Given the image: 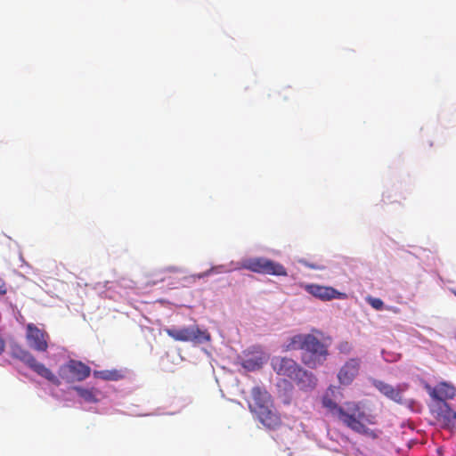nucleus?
I'll list each match as a JSON object with an SVG mask.
<instances>
[{"instance_id": "nucleus-1", "label": "nucleus", "mask_w": 456, "mask_h": 456, "mask_svg": "<svg viewBox=\"0 0 456 456\" xmlns=\"http://www.w3.org/2000/svg\"><path fill=\"white\" fill-rule=\"evenodd\" d=\"M322 406L330 413L337 417L346 427L354 432L366 436L371 439L379 437L378 433L366 427V424L376 425L377 417L374 414H366L362 411L360 403L346 402L343 406L338 405L328 395H324L322 400Z\"/></svg>"}, {"instance_id": "nucleus-24", "label": "nucleus", "mask_w": 456, "mask_h": 456, "mask_svg": "<svg viewBox=\"0 0 456 456\" xmlns=\"http://www.w3.org/2000/svg\"><path fill=\"white\" fill-rule=\"evenodd\" d=\"M207 274H208V273H203V274H200V275H199V278H202V277L206 276Z\"/></svg>"}, {"instance_id": "nucleus-8", "label": "nucleus", "mask_w": 456, "mask_h": 456, "mask_svg": "<svg viewBox=\"0 0 456 456\" xmlns=\"http://www.w3.org/2000/svg\"><path fill=\"white\" fill-rule=\"evenodd\" d=\"M373 387L387 399L398 403L407 404L408 402L403 398V393L408 389L407 384H399L395 387L382 380L374 379Z\"/></svg>"}, {"instance_id": "nucleus-5", "label": "nucleus", "mask_w": 456, "mask_h": 456, "mask_svg": "<svg viewBox=\"0 0 456 456\" xmlns=\"http://www.w3.org/2000/svg\"><path fill=\"white\" fill-rule=\"evenodd\" d=\"M243 268L253 273L269 274L274 276H287L286 268L280 263L265 257H252L246 259L242 264Z\"/></svg>"}, {"instance_id": "nucleus-15", "label": "nucleus", "mask_w": 456, "mask_h": 456, "mask_svg": "<svg viewBox=\"0 0 456 456\" xmlns=\"http://www.w3.org/2000/svg\"><path fill=\"white\" fill-rule=\"evenodd\" d=\"M297 387L303 391H311L315 388L317 384L316 377L305 369H301L297 375L292 379Z\"/></svg>"}, {"instance_id": "nucleus-6", "label": "nucleus", "mask_w": 456, "mask_h": 456, "mask_svg": "<svg viewBox=\"0 0 456 456\" xmlns=\"http://www.w3.org/2000/svg\"><path fill=\"white\" fill-rule=\"evenodd\" d=\"M165 332L175 341L203 343L210 340L207 330H200L197 325L181 329L167 328Z\"/></svg>"}, {"instance_id": "nucleus-22", "label": "nucleus", "mask_w": 456, "mask_h": 456, "mask_svg": "<svg viewBox=\"0 0 456 456\" xmlns=\"http://www.w3.org/2000/svg\"><path fill=\"white\" fill-rule=\"evenodd\" d=\"M254 363L252 362V361L250 360H248L246 361L244 363H243V366L247 369H253L254 368Z\"/></svg>"}, {"instance_id": "nucleus-11", "label": "nucleus", "mask_w": 456, "mask_h": 456, "mask_svg": "<svg viewBox=\"0 0 456 456\" xmlns=\"http://www.w3.org/2000/svg\"><path fill=\"white\" fill-rule=\"evenodd\" d=\"M425 387L429 396L436 401V403H446L447 400L453 399L456 395L455 387L447 382H440L434 387L427 385Z\"/></svg>"}, {"instance_id": "nucleus-4", "label": "nucleus", "mask_w": 456, "mask_h": 456, "mask_svg": "<svg viewBox=\"0 0 456 456\" xmlns=\"http://www.w3.org/2000/svg\"><path fill=\"white\" fill-rule=\"evenodd\" d=\"M11 354L13 358L19 359L30 368L38 376L45 379L56 387L61 385L60 379L45 364L37 361L35 356L27 349L18 344L11 346Z\"/></svg>"}, {"instance_id": "nucleus-18", "label": "nucleus", "mask_w": 456, "mask_h": 456, "mask_svg": "<svg viewBox=\"0 0 456 456\" xmlns=\"http://www.w3.org/2000/svg\"><path fill=\"white\" fill-rule=\"evenodd\" d=\"M367 302L376 310H382L384 303L380 298L369 297Z\"/></svg>"}, {"instance_id": "nucleus-20", "label": "nucleus", "mask_w": 456, "mask_h": 456, "mask_svg": "<svg viewBox=\"0 0 456 456\" xmlns=\"http://www.w3.org/2000/svg\"><path fill=\"white\" fill-rule=\"evenodd\" d=\"M338 351L344 354H348L352 351V346L347 341H343L338 345Z\"/></svg>"}, {"instance_id": "nucleus-17", "label": "nucleus", "mask_w": 456, "mask_h": 456, "mask_svg": "<svg viewBox=\"0 0 456 456\" xmlns=\"http://www.w3.org/2000/svg\"><path fill=\"white\" fill-rule=\"evenodd\" d=\"M94 376L103 380H119L124 378V374L118 370H104L94 371Z\"/></svg>"}, {"instance_id": "nucleus-2", "label": "nucleus", "mask_w": 456, "mask_h": 456, "mask_svg": "<svg viewBox=\"0 0 456 456\" xmlns=\"http://www.w3.org/2000/svg\"><path fill=\"white\" fill-rule=\"evenodd\" d=\"M250 412L266 428L277 429L281 426V418L276 411L272 395L261 387H254L248 400Z\"/></svg>"}, {"instance_id": "nucleus-10", "label": "nucleus", "mask_w": 456, "mask_h": 456, "mask_svg": "<svg viewBox=\"0 0 456 456\" xmlns=\"http://www.w3.org/2000/svg\"><path fill=\"white\" fill-rule=\"evenodd\" d=\"M271 364L273 370L278 375L288 377L291 380L302 369V367L293 359L281 356L273 357Z\"/></svg>"}, {"instance_id": "nucleus-9", "label": "nucleus", "mask_w": 456, "mask_h": 456, "mask_svg": "<svg viewBox=\"0 0 456 456\" xmlns=\"http://www.w3.org/2000/svg\"><path fill=\"white\" fill-rule=\"evenodd\" d=\"M26 339L30 348L37 352H46L49 335L33 323L26 327Z\"/></svg>"}, {"instance_id": "nucleus-23", "label": "nucleus", "mask_w": 456, "mask_h": 456, "mask_svg": "<svg viewBox=\"0 0 456 456\" xmlns=\"http://www.w3.org/2000/svg\"><path fill=\"white\" fill-rule=\"evenodd\" d=\"M5 347V342L4 340L0 337V354L4 351Z\"/></svg>"}, {"instance_id": "nucleus-16", "label": "nucleus", "mask_w": 456, "mask_h": 456, "mask_svg": "<svg viewBox=\"0 0 456 456\" xmlns=\"http://www.w3.org/2000/svg\"><path fill=\"white\" fill-rule=\"evenodd\" d=\"M73 389L77 395L87 403H97L98 398L96 396L97 390L95 388H84L82 387H73Z\"/></svg>"}, {"instance_id": "nucleus-21", "label": "nucleus", "mask_w": 456, "mask_h": 456, "mask_svg": "<svg viewBox=\"0 0 456 456\" xmlns=\"http://www.w3.org/2000/svg\"><path fill=\"white\" fill-rule=\"evenodd\" d=\"M7 293V288L5 281L0 278V295L4 296Z\"/></svg>"}, {"instance_id": "nucleus-19", "label": "nucleus", "mask_w": 456, "mask_h": 456, "mask_svg": "<svg viewBox=\"0 0 456 456\" xmlns=\"http://www.w3.org/2000/svg\"><path fill=\"white\" fill-rule=\"evenodd\" d=\"M177 271H178V269L175 266H170L162 271H159L157 273L158 281H163L167 278V276L165 275L166 273H176Z\"/></svg>"}, {"instance_id": "nucleus-14", "label": "nucleus", "mask_w": 456, "mask_h": 456, "mask_svg": "<svg viewBox=\"0 0 456 456\" xmlns=\"http://www.w3.org/2000/svg\"><path fill=\"white\" fill-rule=\"evenodd\" d=\"M434 411L444 428H456V412L450 408L447 403H436Z\"/></svg>"}, {"instance_id": "nucleus-7", "label": "nucleus", "mask_w": 456, "mask_h": 456, "mask_svg": "<svg viewBox=\"0 0 456 456\" xmlns=\"http://www.w3.org/2000/svg\"><path fill=\"white\" fill-rule=\"evenodd\" d=\"M91 374V368L81 361L69 360L59 368V376L68 383L81 382Z\"/></svg>"}, {"instance_id": "nucleus-12", "label": "nucleus", "mask_w": 456, "mask_h": 456, "mask_svg": "<svg viewBox=\"0 0 456 456\" xmlns=\"http://www.w3.org/2000/svg\"><path fill=\"white\" fill-rule=\"evenodd\" d=\"M361 360L359 358H350L340 368L338 373V379L343 386L350 385L359 373Z\"/></svg>"}, {"instance_id": "nucleus-3", "label": "nucleus", "mask_w": 456, "mask_h": 456, "mask_svg": "<svg viewBox=\"0 0 456 456\" xmlns=\"http://www.w3.org/2000/svg\"><path fill=\"white\" fill-rule=\"evenodd\" d=\"M287 350H302L301 360L305 365L315 369L322 365L329 354L327 346L312 334H297L293 336Z\"/></svg>"}, {"instance_id": "nucleus-13", "label": "nucleus", "mask_w": 456, "mask_h": 456, "mask_svg": "<svg viewBox=\"0 0 456 456\" xmlns=\"http://www.w3.org/2000/svg\"><path fill=\"white\" fill-rule=\"evenodd\" d=\"M305 290L314 297L322 300H331L333 298L345 299L346 294L339 292L332 287L321 286L318 284H308Z\"/></svg>"}]
</instances>
